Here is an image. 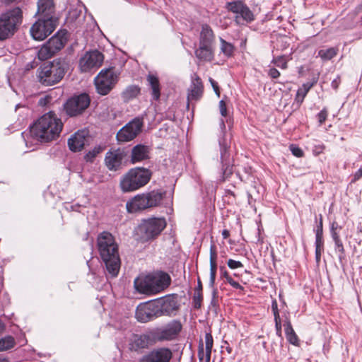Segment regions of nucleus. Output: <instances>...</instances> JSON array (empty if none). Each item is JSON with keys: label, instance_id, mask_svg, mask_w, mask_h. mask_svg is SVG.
I'll return each mask as SVG.
<instances>
[{"label": "nucleus", "instance_id": "60", "mask_svg": "<svg viewBox=\"0 0 362 362\" xmlns=\"http://www.w3.org/2000/svg\"><path fill=\"white\" fill-rule=\"evenodd\" d=\"M198 356L200 360L203 359L204 357V347H203V343L202 342L199 345V349H198Z\"/></svg>", "mask_w": 362, "mask_h": 362}, {"label": "nucleus", "instance_id": "20", "mask_svg": "<svg viewBox=\"0 0 362 362\" xmlns=\"http://www.w3.org/2000/svg\"><path fill=\"white\" fill-rule=\"evenodd\" d=\"M177 294L167 295L163 298L156 299V308L161 315H170L174 311L179 309L180 305L177 300Z\"/></svg>", "mask_w": 362, "mask_h": 362}, {"label": "nucleus", "instance_id": "28", "mask_svg": "<svg viewBox=\"0 0 362 362\" xmlns=\"http://www.w3.org/2000/svg\"><path fill=\"white\" fill-rule=\"evenodd\" d=\"M140 93V88L136 85H130L122 92V96L124 101L136 98Z\"/></svg>", "mask_w": 362, "mask_h": 362}, {"label": "nucleus", "instance_id": "34", "mask_svg": "<svg viewBox=\"0 0 362 362\" xmlns=\"http://www.w3.org/2000/svg\"><path fill=\"white\" fill-rule=\"evenodd\" d=\"M216 258V246L212 243L210 246V272H214L217 270Z\"/></svg>", "mask_w": 362, "mask_h": 362}, {"label": "nucleus", "instance_id": "31", "mask_svg": "<svg viewBox=\"0 0 362 362\" xmlns=\"http://www.w3.org/2000/svg\"><path fill=\"white\" fill-rule=\"evenodd\" d=\"M245 9L242 16H235V21L240 24L245 22H251L254 20V15L249 7L245 4L243 7Z\"/></svg>", "mask_w": 362, "mask_h": 362}, {"label": "nucleus", "instance_id": "36", "mask_svg": "<svg viewBox=\"0 0 362 362\" xmlns=\"http://www.w3.org/2000/svg\"><path fill=\"white\" fill-rule=\"evenodd\" d=\"M15 345L14 338L11 336H7L0 339V351L11 349Z\"/></svg>", "mask_w": 362, "mask_h": 362}, {"label": "nucleus", "instance_id": "26", "mask_svg": "<svg viewBox=\"0 0 362 362\" xmlns=\"http://www.w3.org/2000/svg\"><path fill=\"white\" fill-rule=\"evenodd\" d=\"M215 46L212 45H199L194 51L197 58L201 61L211 62L214 58Z\"/></svg>", "mask_w": 362, "mask_h": 362}, {"label": "nucleus", "instance_id": "37", "mask_svg": "<svg viewBox=\"0 0 362 362\" xmlns=\"http://www.w3.org/2000/svg\"><path fill=\"white\" fill-rule=\"evenodd\" d=\"M245 4L242 1H233L228 2L226 5V8L228 11L233 12V13H238L240 8H243Z\"/></svg>", "mask_w": 362, "mask_h": 362}, {"label": "nucleus", "instance_id": "48", "mask_svg": "<svg viewBox=\"0 0 362 362\" xmlns=\"http://www.w3.org/2000/svg\"><path fill=\"white\" fill-rule=\"evenodd\" d=\"M209 81L214 92L216 93V94L218 95V97H220V90H219L218 83L215 80H214L212 78H209Z\"/></svg>", "mask_w": 362, "mask_h": 362}, {"label": "nucleus", "instance_id": "30", "mask_svg": "<svg viewBox=\"0 0 362 362\" xmlns=\"http://www.w3.org/2000/svg\"><path fill=\"white\" fill-rule=\"evenodd\" d=\"M315 243L318 245H324L323 240V218L322 216L320 214L319 221L315 229Z\"/></svg>", "mask_w": 362, "mask_h": 362}, {"label": "nucleus", "instance_id": "55", "mask_svg": "<svg viewBox=\"0 0 362 362\" xmlns=\"http://www.w3.org/2000/svg\"><path fill=\"white\" fill-rule=\"evenodd\" d=\"M341 83V78L339 76H337V77L336 78H334L332 83H331V86L333 89H334L335 90H337L339 86Z\"/></svg>", "mask_w": 362, "mask_h": 362}, {"label": "nucleus", "instance_id": "64", "mask_svg": "<svg viewBox=\"0 0 362 362\" xmlns=\"http://www.w3.org/2000/svg\"><path fill=\"white\" fill-rule=\"evenodd\" d=\"M222 236L223 239H227L230 236V233L228 230L225 229L222 231Z\"/></svg>", "mask_w": 362, "mask_h": 362}, {"label": "nucleus", "instance_id": "39", "mask_svg": "<svg viewBox=\"0 0 362 362\" xmlns=\"http://www.w3.org/2000/svg\"><path fill=\"white\" fill-rule=\"evenodd\" d=\"M103 151V148L100 146L94 147L93 149L89 151L84 156V159L86 162H93L95 158Z\"/></svg>", "mask_w": 362, "mask_h": 362}, {"label": "nucleus", "instance_id": "8", "mask_svg": "<svg viewBox=\"0 0 362 362\" xmlns=\"http://www.w3.org/2000/svg\"><path fill=\"white\" fill-rule=\"evenodd\" d=\"M165 195V192L160 190H152L139 194L127 202V210L129 213H136L149 208L156 207L160 205Z\"/></svg>", "mask_w": 362, "mask_h": 362}, {"label": "nucleus", "instance_id": "61", "mask_svg": "<svg viewBox=\"0 0 362 362\" xmlns=\"http://www.w3.org/2000/svg\"><path fill=\"white\" fill-rule=\"evenodd\" d=\"M202 289H203V287H202V283L200 280L199 278H198V280H197V287L195 288V290H194V292H199V293H202Z\"/></svg>", "mask_w": 362, "mask_h": 362}, {"label": "nucleus", "instance_id": "22", "mask_svg": "<svg viewBox=\"0 0 362 362\" xmlns=\"http://www.w3.org/2000/svg\"><path fill=\"white\" fill-rule=\"evenodd\" d=\"M37 14L39 16L38 18L58 23L53 0H38Z\"/></svg>", "mask_w": 362, "mask_h": 362}, {"label": "nucleus", "instance_id": "49", "mask_svg": "<svg viewBox=\"0 0 362 362\" xmlns=\"http://www.w3.org/2000/svg\"><path fill=\"white\" fill-rule=\"evenodd\" d=\"M272 310L273 311L274 317L275 318H279V313L278 310V305L276 300H273L272 303Z\"/></svg>", "mask_w": 362, "mask_h": 362}, {"label": "nucleus", "instance_id": "25", "mask_svg": "<svg viewBox=\"0 0 362 362\" xmlns=\"http://www.w3.org/2000/svg\"><path fill=\"white\" fill-rule=\"evenodd\" d=\"M148 86L151 90V95L153 100H158L160 97V84L156 75L148 74L146 76Z\"/></svg>", "mask_w": 362, "mask_h": 362}, {"label": "nucleus", "instance_id": "29", "mask_svg": "<svg viewBox=\"0 0 362 362\" xmlns=\"http://www.w3.org/2000/svg\"><path fill=\"white\" fill-rule=\"evenodd\" d=\"M56 52L47 43L44 44L37 52L38 58L40 60H47L51 58Z\"/></svg>", "mask_w": 362, "mask_h": 362}, {"label": "nucleus", "instance_id": "11", "mask_svg": "<svg viewBox=\"0 0 362 362\" xmlns=\"http://www.w3.org/2000/svg\"><path fill=\"white\" fill-rule=\"evenodd\" d=\"M220 146V159L221 163L222 176L221 182H225L233 173V159L230 158V141L225 136H222L218 140Z\"/></svg>", "mask_w": 362, "mask_h": 362}, {"label": "nucleus", "instance_id": "42", "mask_svg": "<svg viewBox=\"0 0 362 362\" xmlns=\"http://www.w3.org/2000/svg\"><path fill=\"white\" fill-rule=\"evenodd\" d=\"M289 148L292 154L298 158H301L304 155L303 150L295 144L290 145Z\"/></svg>", "mask_w": 362, "mask_h": 362}, {"label": "nucleus", "instance_id": "63", "mask_svg": "<svg viewBox=\"0 0 362 362\" xmlns=\"http://www.w3.org/2000/svg\"><path fill=\"white\" fill-rule=\"evenodd\" d=\"M215 281H216V277L214 276H211L210 275L209 283V285L210 288H214V284H215Z\"/></svg>", "mask_w": 362, "mask_h": 362}, {"label": "nucleus", "instance_id": "10", "mask_svg": "<svg viewBox=\"0 0 362 362\" xmlns=\"http://www.w3.org/2000/svg\"><path fill=\"white\" fill-rule=\"evenodd\" d=\"M118 81V75L113 67L102 69L95 78V85L99 94L107 95Z\"/></svg>", "mask_w": 362, "mask_h": 362}, {"label": "nucleus", "instance_id": "13", "mask_svg": "<svg viewBox=\"0 0 362 362\" xmlns=\"http://www.w3.org/2000/svg\"><path fill=\"white\" fill-rule=\"evenodd\" d=\"M204 94V85L201 78L194 73L191 76V83L187 93L186 110L187 112H194V103L199 101Z\"/></svg>", "mask_w": 362, "mask_h": 362}, {"label": "nucleus", "instance_id": "9", "mask_svg": "<svg viewBox=\"0 0 362 362\" xmlns=\"http://www.w3.org/2000/svg\"><path fill=\"white\" fill-rule=\"evenodd\" d=\"M167 226L164 218L152 217L144 219L136 228V235L142 243L156 239Z\"/></svg>", "mask_w": 362, "mask_h": 362}, {"label": "nucleus", "instance_id": "33", "mask_svg": "<svg viewBox=\"0 0 362 362\" xmlns=\"http://www.w3.org/2000/svg\"><path fill=\"white\" fill-rule=\"evenodd\" d=\"M337 54V49L330 47L327 49H320L318 56L324 61H328L334 58Z\"/></svg>", "mask_w": 362, "mask_h": 362}, {"label": "nucleus", "instance_id": "52", "mask_svg": "<svg viewBox=\"0 0 362 362\" xmlns=\"http://www.w3.org/2000/svg\"><path fill=\"white\" fill-rule=\"evenodd\" d=\"M362 177V167L358 169L353 175V178L351 181V183H354Z\"/></svg>", "mask_w": 362, "mask_h": 362}, {"label": "nucleus", "instance_id": "17", "mask_svg": "<svg viewBox=\"0 0 362 362\" xmlns=\"http://www.w3.org/2000/svg\"><path fill=\"white\" fill-rule=\"evenodd\" d=\"M90 103L88 95L81 93L68 99L64 107L66 113H82L89 106Z\"/></svg>", "mask_w": 362, "mask_h": 362}, {"label": "nucleus", "instance_id": "4", "mask_svg": "<svg viewBox=\"0 0 362 362\" xmlns=\"http://www.w3.org/2000/svg\"><path fill=\"white\" fill-rule=\"evenodd\" d=\"M135 289L146 295H155L165 291L171 284V277L165 272L157 271L134 280Z\"/></svg>", "mask_w": 362, "mask_h": 362}, {"label": "nucleus", "instance_id": "7", "mask_svg": "<svg viewBox=\"0 0 362 362\" xmlns=\"http://www.w3.org/2000/svg\"><path fill=\"white\" fill-rule=\"evenodd\" d=\"M23 11L19 7L8 8L0 13V40L11 37L23 23Z\"/></svg>", "mask_w": 362, "mask_h": 362}, {"label": "nucleus", "instance_id": "32", "mask_svg": "<svg viewBox=\"0 0 362 362\" xmlns=\"http://www.w3.org/2000/svg\"><path fill=\"white\" fill-rule=\"evenodd\" d=\"M221 42V52L227 57H230L233 56L235 47L233 44L228 42L223 38H220Z\"/></svg>", "mask_w": 362, "mask_h": 362}, {"label": "nucleus", "instance_id": "15", "mask_svg": "<svg viewBox=\"0 0 362 362\" xmlns=\"http://www.w3.org/2000/svg\"><path fill=\"white\" fill-rule=\"evenodd\" d=\"M173 356V354L170 348L159 346L144 354L139 362H170Z\"/></svg>", "mask_w": 362, "mask_h": 362}, {"label": "nucleus", "instance_id": "51", "mask_svg": "<svg viewBox=\"0 0 362 362\" xmlns=\"http://www.w3.org/2000/svg\"><path fill=\"white\" fill-rule=\"evenodd\" d=\"M51 100V97L47 95L45 97L40 98L38 100V105L41 107L46 106Z\"/></svg>", "mask_w": 362, "mask_h": 362}, {"label": "nucleus", "instance_id": "59", "mask_svg": "<svg viewBox=\"0 0 362 362\" xmlns=\"http://www.w3.org/2000/svg\"><path fill=\"white\" fill-rule=\"evenodd\" d=\"M331 235L334 241L339 240L340 237L337 231L334 230V228L331 227Z\"/></svg>", "mask_w": 362, "mask_h": 362}, {"label": "nucleus", "instance_id": "6", "mask_svg": "<svg viewBox=\"0 0 362 362\" xmlns=\"http://www.w3.org/2000/svg\"><path fill=\"white\" fill-rule=\"evenodd\" d=\"M152 172L143 167L131 168L121 178L119 186L123 192L136 191L148 183Z\"/></svg>", "mask_w": 362, "mask_h": 362}, {"label": "nucleus", "instance_id": "46", "mask_svg": "<svg viewBox=\"0 0 362 362\" xmlns=\"http://www.w3.org/2000/svg\"><path fill=\"white\" fill-rule=\"evenodd\" d=\"M324 250V245H318L315 243V259L318 263L321 259V254Z\"/></svg>", "mask_w": 362, "mask_h": 362}, {"label": "nucleus", "instance_id": "47", "mask_svg": "<svg viewBox=\"0 0 362 362\" xmlns=\"http://www.w3.org/2000/svg\"><path fill=\"white\" fill-rule=\"evenodd\" d=\"M226 283L229 284L233 288L235 289H239L241 291L244 290V287L241 286L238 281H235L233 279L231 276H230L226 281Z\"/></svg>", "mask_w": 362, "mask_h": 362}, {"label": "nucleus", "instance_id": "38", "mask_svg": "<svg viewBox=\"0 0 362 362\" xmlns=\"http://www.w3.org/2000/svg\"><path fill=\"white\" fill-rule=\"evenodd\" d=\"M334 242L335 251L338 254V257L340 262H342V261L344 260L346 257L345 249L343 243L341 239L337 240Z\"/></svg>", "mask_w": 362, "mask_h": 362}, {"label": "nucleus", "instance_id": "41", "mask_svg": "<svg viewBox=\"0 0 362 362\" xmlns=\"http://www.w3.org/2000/svg\"><path fill=\"white\" fill-rule=\"evenodd\" d=\"M313 87L312 83H310L309 82H306L302 85V87L300 88L298 90L297 95L298 96H302L303 98H305V96L307 95L308 91L311 89Z\"/></svg>", "mask_w": 362, "mask_h": 362}, {"label": "nucleus", "instance_id": "45", "mask_svg": "<svg viewBox=\"0 0 362 362\" xmlns=\"http://www.w3.org/2000/svg\"><path fill=\"white\" fill-rule=\"evenodd\" d=\"M228 267L231 269L243 267V264L240 261H236L232 259H229L227 262Z\"/></svg>", "mask_w": 362, "mask_h": 362}, {"label": "nucleus", "instance_id": "24", "mask_svg": "<svg viewBox=\"0 0 362 362\" xmlns=\"http://www.w3.org/2000/svg\"><path fill=\"white\" fill-rule=\"evenodd\" d=\"M214 44L215 35L211 28L207 24L202 25L199 38V45L215 46Z\"/></svg>", "mask_w": 362, "mask_h": 362}, {"label": "nucleus", "instance_id": "27", "mask_svg": "<svg viewBox=\"0 0 362 362\" xmlns=\"http://www.w3.org/2000/svg\"><path fill=\"white\" fill-rule=\"evenodd\" d=\"M66 32H57L46 43L57 53L61 50L66 42Z\"/></svg>", "mask_w": 362, "mask_h": 362}, {"label": "nucleus", "instance_id": "53", "mask_svg": "<svg viewBox=\"0 0 362 362\" xmlns=\"http://www.w3.org/2000/svg\"><path fill=\"white\" fill-rule=\"evenodd\" d=\"M268 74L272 78H277L280 76V72L275 68H271L269 70Z\"/></svg>", "mask_w": 362, "mask_h": 362}, {"label": "nucleus", "instance_id": "54", "mask_svg": "<svg viewBox=\"0 0 362 362\" xmlns=\"http://www.w3.org/2000/svg\"><path fill=\"white\" fill-rule=\"evenodd\" d=\"M285 327V334L286 335H288L289 333L294 332L291 323L289 320H286L284 323Z\"/></svg>", "mask_w": 362, "mask_h": 362}, {"label": "nucleus", "instance_id": "44", "mask_svg": "<svg viewBox=\"0 0 362 362\" xmlns=\"http://www.w3.org/2000/svg\"><path fill=\"white\" fill-rule=\"evenodd\" d=\"M288 342L295 346H299V339L295 332L289 333L288 335H286Z\"/></svg>", "mask_w": 362, "mask_h": 362}, {"label": "nucleus", "instance_id": "35", "mask_svg": "<svg viewBox=\"0 0 362 362\" xmlns=\"http://www.w3.org/2000/svg\"><path fill=\"white\" fill-rule=\"evenodd\" d=\"M205 343H206V362H209L211 358V350L214 344V339L211 334L210 332H207L205 334Z\"/></svg>", "mask_w": 362, "mask_h": 362}, {"label": "nucleus", "instance_id": "2", "mask_svg": "<svg viewBox=\"0 0 362 362\" xmlns=\"http://www.w3.org/2000/svg\"><path fill=\"white\" fill-rule=\"evenodd\" d=\"M97 247L107 272L112 277H116L120 268V258L115 237L107 231L100 233L97 238Z\"/></svg>", "mask_w": 362, "mask_h": 362}, {"label": "nucleus", "instance_id": "57", "mask_svg": "<svg viewBox=\"0 0 362 362\" xmlns=\"http://www.w3.org/2000/svg\"><path fill=\"white\" fill-rule=\"evenodd\" d=\"M318 79H319V73L313 74L312 75L311 78L310 79V81L308 82L310 83H312V86H313L317 83Z\"/></svg>", "mask_w": 362, "mask_h": 362}, {"label": "nucleus", "instance_id": "40", "mask_svg": "<svg viewBox=\"0 0 362 362\" xmlns=\"http://www.w3.org/2000/svg\"><path fill=\"white\" fill-rule=\"evenodd\" d=\"M203 300L202 293L194 292L192 298V304L194 309H200L202 307V302Z\"/></svg>", "mask_w": 362, "mask_h": 362}, {"label": "nucleus", "instance_id": "18", "mask_svg": "<svg viewBox=\"0 0 362 362\" xmlns=\"http://www.w3.org/2000/svg\"><path fill=\"white\" fill-rule=\"evenodd\" d=\"M103 60L104 56L98 50L88 52L80 59V69L82 72L90 71L92 69L100 66Z\"/></svg>", "mask_w": 362, "mask_h": 362}, {"label": "nucleus", "instance_id": "16", "mask_svg": "<svg viewBox=\"0 0 362 362\" xmlns=\"http://www.w3.org/2000/svg\"><path fill=\"white\" fill-rule=\"evenodd\" d=\"M57 25L56 23L38 18L30 28V35L35 40H43L55 30Z\"/></svg>", "mask_w": 362, "mask_h": 362}, {"label": "nucleus", "instance_id": "23", "mask_svg": "<svg viewBox=\"0 0 362 362\" xmlns=\"http://www.w3.org/2000/svg\"><path fill=\"white\" fill-rule=\"evenodd\" d=\"M150 151L151 148L148 146L137 144L132 148L129 161L132 164H135L148 160L150 158Z\"/></svg>", "mask_w": 362, "mask_h": 362}, {"label": "nucleus", "instance_id": "14", "mask_svg": "<svg viewBox=\"0 0 362 362\" xmlns=\"http://www.w3.org/2000/svg\"><path fill=\"white\" fill-rule=\"evenodd\" d=\"M143 121L139 117H136L128 122L117 134V139L119 142H127L133 140L141 131Z\"/></svg>", "mask_w": 362, "mask_h": 362}, {"label": "nucleus", "instance_id": "21", "mask_svg": "<svg viewBox=\"0 0 362 362\" xmlns=\"http://www.w3.org/2000/svg\"><path fill=\"white\" fill-rule=\"evenodd\" d=\"M89 131L87 129H79L68 139V146L72 152H79L88 144Z\"/></svg>", "mask_w": 362, "mask_h": 362}, {"label": "nucleus", "instance_id": "58", "mask_svg": "<svg viewBox=\"0 0 362 362\" xmlns=\"http://www.w3.org/2000/svg\"><path fill=\"white\" fill-rule=\"evenodd\" d=\"M218 297V290L214 286V288H212V299L211 303L214 305L216 300V298Z\"/></svg>", "mask_w": 362, "mask_h": 362}, {"label": "nucleus", "instance_id": "56", "mask_svg": "<svg viewBox=\"0 0 362 362\" xmlns=\"http://www.w3.org/2000/svg\"><path fill=\"white\" fill-rule=\"evenodd\" d=\"M219 110L220 113H227L226 104L223 100H221L219 102Z\"/></svg>", "mask_w": 362, "mask_h": 362}, {"label": "nucleus", "instance_id": "5", "mask_svg": "<svg viewBox=\"0 0 362 362\" xmlns=\"http://www.w3.org/2000/svg\"><path fill=\"white\" fill-rule=\"evenodd\" d=\"M67 68V62L61 58L44 64L38 69L39 81L45 86L54 85L63 78Z\"/></svg>", "mask_w": 362, "mask_h": 362}, {"label": "nucleus", "instance_id": "50", "mask_svg": "<svg viewBox=\"0 0 362 362\" xmlns=\"http://www.w3.org/2000/svg\"><path fill=\"white\" fill-rule=\"evenodd\" d=\"M274 322H275V327H276V334L279 335V337H281V322L280 317L275 318Z\"/></svg>", "mask_w": 362, "mask_h": 362}, {"label": "nucleus", "instance_id": "19", "mask_svg": "<svg viewBox=\"0 0 362 362\" xmlns=\"http://www.w3.org/2000/svg\"><path fill=\"white\" fill-rule=\"evenodd\" d=\"M135 317L139 322L145 323L160 317V313L156 308V303H147L136 308Z\"/></svg>", "mask_w": 362, "mask_h": 362}, {"label": "nucleus", "instance_id": "3", "mask_svg": "<svg viewBox=\"0 0 362 362\" xmlns=\"http://www.w3.org/2000/svg\"><path fill=\"white\" fill-rule=\"evenodd\" d=\"M63 123L55 115H42L30 127L33 138L41 143H48L59 137Z\"/></svg>", "mask_w": 362, "mask_h": 362}, {"label": "nucleus", "instance_id": "43", "mask_svg": "<svg viewBox=\"0 0 362 362\" xmlns=\"http://www.w3.org/2000/svg\"><path fill=\"white\" fill-rule=\"evenodd\" d=\"M272 62L278 67L286 69L287 68V62L283 57H279L272 60Z\"/></svg>", "mask_w": 362, "mask_h": 362}, {"label": "nucleus", "instance_id": "62", "mask_svg": "<svg viewBox=\"0 0 362 362\" xmlns=\"http://www.w3.org/2000/svg\"><path fill=\"white\" fill-rule=\"evenodd\" d=\"M317 119L320 124H322L327 119V115H317Z\"/></svg>", "mask_w": 362, "mask_h": 362}, {"label": "nucleus", "instance_id": "1", "mask_svg": "<svg viewBox=\"0 0 362 362\" xmlns=\"http://www.w3.org/2000/svg\"><path fill=\"white\" fill-rule=\"evenodd\" d=\"M182 329L181 322L173 320L164 326L148 329L140 334H132L128 340V349L131 352L141 354L157 343L176 339Z\"/></svg>", "mask_w": 362, "mask_h": 362}, {"label": "nucleus", "instance_id": "12", "mask_svg": "<svg viewBox=\"0 0 362 362\" xmlns=\"http://www.w3.org/2000/svg\"><path fill=\"white\" fill-rule=\"evenodd\" d=\"M129 160V151L126 148L110 150L106 153L105 163L108 170L117 171Z\"/></svg>", "mask_w": 362, "mask_h": 362}]
</instances>
